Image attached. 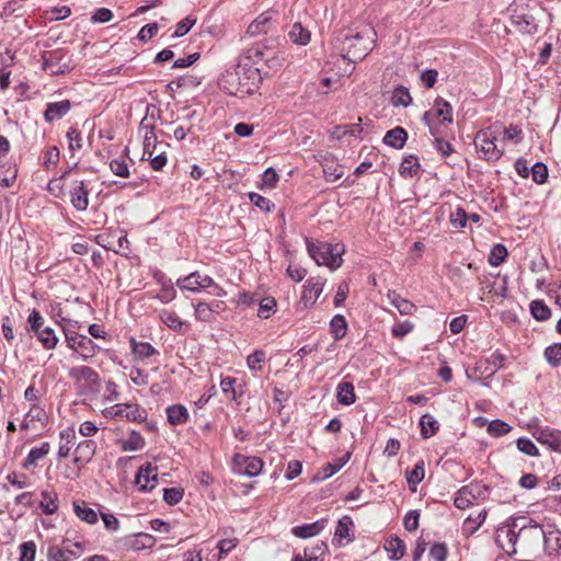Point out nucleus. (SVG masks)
<instances>
[{"mask_svg":"<svg viewBox=\"0 0 561 561\" xmlns=\"http://www.w3.org/2000/svg\"><path fill=\"white\" fill-rule=\"evenodd\" d=\"M543 356L550 366L559 367L561 365V343L546 347Z\"/></svg>","mask_w":561,"mask_h":561,"instance_id":"53","label":"nucleus"},{"mask_svg":"<svg viewBox=\"0 0 561 561\" xmlns=\"http://www.w3.org/2000/svg\"><path fill=\"white\" fill-rule=\"evenodd\" d=\"M330 331L336 341L342 340L347 332V322L345 317L342 314H335L330 322Z\"/></svg>","mask_w":561,"mask_h":561,"instance_id":"42","label":"nucleus"},{"mask_svg":"<svg viewBox=\"0 0 561 561\" xmlns=\"http://www.w3.org/2000/svg\"><path fill=\"white\" fill-rule=\"evenodd\" d=\"M36 337L46 350H54L58 344L56 332L50 327H45Z\"/></svg>","mask_w":561,"mask_h":561,"instance_id":"44","label":"nucleus"},{"mask_svg":"<svg viewBox=\"0 0 561 561\" xmlns=\"http://www.w3.org/2000/svg\"><path fill=\"white\" fill-rule=\"evenodd\" d=\"M20 561H34L36 545L33 541H25L20 545Z\"/></svg>","mask_w":561,"mask_h":561,"instance_id":"63","label":"nucleus"},{"mask_svg":"<svg viewBox=\"0 0 561 561\" xmlns=\"http://www.w3.org/2000/svg\"><path fill=\"white\" fill-rule=\"evenodd\" d=\"M68 376L76 382L84 381L90 390H98L101 386L99 374L89 366H76L69 369Z\"/></svg>","mask_w":561,"mask_h":561,"instance_id":"15","label":"nucleus"},{"mask_svg":"<svg viewBox=\"0 0 561 561\" xmlns=\"http://www.w3.org/2000/svg\"><path fill=\"white\" fill-rule=\"evenodd\" d=\"M27 323L30 324V330L34 332L36 336L45 328L44 318L42 317L41 312L36 309H33L28 314Z\"/></svg>","mask_w":561,"mask_h":561,"instance_id":"60","label":"nucleus"},{"mask_svg":"<svg viewBox=\"0 0 561 561\" xmlns=\"http://www.w3.org/2000/svg\"><path fill=\"white\" fill-rule=\"evenodd\" d=\"M157 467L151 463L141 466L135 477V483L142 492L151 491L157 483Z\"/></svg>","mask_w":561,"mask_h":561,"instance_id":"17","label":"nucleus"},{"mask_svg":"<svg viewBox=\"0 0 561 561\" xmlns=\"http://www.w3.org/2000/svg\"><path fill=\"white\" fill-rule=\"evenodd\" d=\"M530 313L538 321H546L551 318V309L543 300H534L530 302Z\"/></svg>","mask_w":561,"mask_h":561,"instance_id":"45","label":"nucleus"},{"mask_svg":"<svg viewBox=\"0 0 561 561\" xmlns=\"http://www.w3.org/2000/svg\"><path fill=\"white\" fill-rule=\"evenodd\" d=\"M129 344L135 360L144 362L154 355H159V351L148 342H139L135 337H130Z\"/></svg>","mask_w":561,"mask_h":561,"instance_id":"20","label":"nucleus"},{"mask_svg":"<svg viewBox=\"0 0 561 561\" xmlns=\"http://www.w3.org/2000/svg\"><path fill=\"white\" fill-rule=\"evenodd\" d=\"M534 182L542 184L548 179V167L543 162H536L531 168Z\"/></svg>","mask_w":561,"mask_h":561,"instance_id":"64","label":"nucleus"},{"mask_svg":"<svg viewBox=\"0 0 561 561\" xmlns=\"http://www.w3.org/2000/svg\"><path fill=\"white\" fill-rule=\"evenodd\" d=\"M73 511L77 517L87 524L94 525L99 519L98 513L84 502H73Z\"/></svg>","mask_w":561,"mask_h":561,"instance_id":"35","label":"nucleus"},{"mask_svg":"<svg viewBox=\"0 0 561 561\" xmlns=\"http://www.w3.org/2000/svg\"><path fill=\"white\" fill-rule=\"evenodd\" d=\"M511 430L512 426L500 419L491 421L488 425V433L494 437L503 436L510 433Z\"/></svg>","mask_w":561,"mask_h":561,"instance_id":"56","label":"nucleus"},{"mask_svg":"<svg viewBox=\"0 0 561 561\" xmlns=\"http://www.w3.org/2000/svg\"><path fill=\"white\" fill-rule=\"evenodd\" d=\"M58 495L54 491L49 490H43L41 492V501H39V507L42 511L47 514L51 515L55 514L58 510Z\"/></svg>","mask_w":561,"mask_h":561,"instance_id":"32","label":"nucleus"},{"mask_svg":"<svg viewBox=\"0 0 561 561\" xmlns=\"http://www.w3.org/2000/svg\"><path fill=\"white\" fill-rule=\"evenodd\" d=\"M412 103V96L404 85H398L394 88L391 96V104L394 107L403 106L408 107Z\"/></svg>","mask_w":561,"mask_h":561,"instance_id":"41","label":"nucleus"},{"mask_svg":"<svg viewBox=\"0 0 561 561\" xmlns=\"http://www.w3.org/2000/svg\"><path fill=\"white\" fill-rule=\"evenodd\" d=\"M159 318L169 329L178 333L183 334L188 329V324L182 321L174 311L163 309L160 311Z\"/></svg>","mask_w":561,"mask_h":561,"instance_id":"24","label":"nucleus"},{"mask_svg":"<svg viewBox=\"0 0 561 561\" xmlns=\"http://www.w3.org/2000/svg\"><path fill=\"white\" fill-rule=\"evenodd\" d=\"M535 439L551 451L561 454V431L549 426H537L533 431Z\"/></svg>","mask_w":561,"mask_h":561,"instance_id":"10","label":"nucleus"},{"mask_svg":"<svg viewBox=\"0 0 561 561\" xmlns=\"http://www.w3.org/2000/svg\"><path fill=\"white\" fill-rule=\"evenodd\" d=\"M306 243L310 256L318 265H325L331 270H335L342 265V253L344 252L342 244H331L328 242L314 243L308 238L306 239Z\"/></svg>","mask_w":561,"mask_h":561,"instance_id":"3","label":"nucleus"},{"mask_svg":"<svg viewBox=\"0 0 561 561\" xmlns=\"http://www.w3.org/2000/svg\"><path fill=\"white\" fill-rule=\"evenodd\" d=\"M508 252L502 243L495 244L488 256V262L492 266H500L507 257Z\"/></svg>","mask_w":561,"mask_h":561,"instance_id":"50","label":"nucleus"},{"mask_svg":"<svg viewBox=\"0 0 561 561\" xmlns=\"http://www.w3.org/2000/svg\"><path fill=\"white\" fill-rule=\"evenodd\" d=\"M431 135L434 137L433 147L442 156L447 159L455 151L453 145L439 136V131L436 127H431Z\"/></svg>","mask_w":561,"mask_h":561,"instance_id":"29","label":"nucleus"},{"mask_svg":"<svg viewBox=\"0 0 561 561\" xmlns=\"http://www.w3.org/2000/svg\"><path fill=\"white\" fill-rule=\"evenodd\" d=\"M511 23L522 34L534 35L538 32V23L535 15L527 7L511 8Z\"/></svg>","mask_w":561,"mask_h":561,"instance_id":"7","label":"nucleus"},{"mask_svg":"<svg viewBox=\"0 0 561 561\" xmlns=\"http://www.w3.org/2000/svg\"><path fill=\"white\" fill-rule=\"evenodd\" d=\"M439 119L440 124L453 123V107L449 102L442 98L434 101L433 111H427L423 114L422 121L431 128L433 118Z\"/></svg>","mask_w":561,"mask_h":561,"instance_id":"9","label":"nucleus"},{"mask_svg":"<svg viewBox=\"0 0 561 561\" xmlns=\"http://www.w3.org/2000/svg\"><path fill=\"white\" fill-rule=\"evenodd\" d=\"M386 550L390 553V559L399 560L405 553V545L399 537H391L386 542Z\"/></svg>","mask_w":561,"mask_h":561,"instance_id":"43","label":"nucleus"},{"mask_svg":"<svg viewBox=\"0 0 561 561\" xmlns=\"http://www.w3.org/2000/svg\"><path fill=\"white\" fill-rule=\"evenodd\" d=\"M67 541L61 542V547L49 546L47 550V558L49 561H68V557L66 556Z\"/></svg>","mask_w":561,"mask_h":561,"instance_id":"58","label":"nucleus"},{"mask_svg":"<svg viewBox=\"0 0 561 561\" xmlns=\"http://www.w3.org/2000/svg\"><path fill=\"white\" fill-rule=\"evenodd\" d=\"M323 280L321 278H309L304 285L300 301L305 307L313 306L323 290Z\"/></svg>","mask_w":561,"mask_h":561,"instance_id":"18","label":"nucleus"},{"mask_svg":"<svg viewBox=\"0 0 561 561\" xmlns=\"http://www.w3.org/2000/svg\"><path fill=\"white\" fill-rule=\"evenodd\" d=\"M42 67L51 75L59 76L72 71L75 64L67 50L58 48L42 54Z\"/></svg>","mask_w":561,"mask_h":561,"instance_id":"4","label":"nucleus"},{"mask_svg":"<svg viewBox=\"0 0 561 561\" xmlns=\"http://www.w3.org/2000/svg\"><path fill=\"white\" fill-rule=\"evenodd\" d=\"M234 471L240 476L256 477L263 469V461L259 457H249L237 454L233 456Z\"/></svg>","mask_w":561,"mask_h":561,"instance_id":"11","label":"nucleus"},{"mask_svg":"<svg viewBox=\"0 0 561 561\" xmlns=\"http://www.w3.org/2000/svg\"><path fill=\"white\" fill-rule=\"evenodd\" d=\"M50 450L48 442H44L39 447H33L26 458L24 459L22 467L28 469L35 465L37 460L43 459Z\"/></svg>","mask_w":561,"mask_h":561,"instance_id":"36","label":"nucleus"},{"mask_svg":"<svg viewBox=\"0 0 561 561\" xmlns=\"http://www.w3.org/2000/svg\"><path fill=\"white\" fill-rule=\"evenodd\" d=\"M147 116L140 122L139 131L144 133V153L142 159H145L146 153L151 149L156 150L157 148V136L154 134L153 124H147Z\"/></svg>","mask_w":561,"mask_h":561,"instance_id":"25","label":"nucleus"},{"mask_svg":"<svg viewBox=\"0 0 561 561\" xmlns=\"http://www.w3.org/2000/svg\"><path fill=\"white\" fill-rule=\"evenodd\" d=\"M62 331L68 347L77 352L84 362L93 358L101 351V347L89 336L79 334L65 327H62Z\"/></svg>","mask_w":561,"mask_h":561,"instance_id":"5","label":"nucleus"},{"mask_svg":"<svg viewBox=\"0 0 561 561\" xmlns=\"http://www.w3.org/2000/svg\"><path fill=\"white\" fill-rule=\"evenodd\" d=\"M545 537V529L538 524L522 525L517 527L518 543L522 548L540 545Z\"/></svg>","mask_w":561,"mask_h":561,"instance_id":"12","label":"nucleus"},{"mask_svg":"<svg viewBox=\"0 0 561 561\" xmlns=\"http://www.w3.org/2000/svg\"><path fill=\"white\" fill-rule=\"evenodd\" d=\"M516 446L520 453H523L527 456H531V457L539 456V450H538L537 446L529 438H526V437L518 438L516 440Z\"/></svg>","mask_w":561,"mask_h":561,"instance_id":"59","label":"nucleus"},{"mask_svg":"<svg viewBox=\"0 0 561 561\" xmlns=\"http://www.w3.org/2000/svg\"><path fill=\"white\" fill-rule=\"evenodd\" d=\"M124 412L125 419L130 422L141 423L148 416L147 411L137 403H125Z\"/></svg>","mask_w":561,"mask_h":561,"instance_id":"38","label":"nucleus"},{"mask_svg":"<svg viewBox=\"0 0 561 561\" xmlns=\"http://www.w3.org/2000/svg\"><path fill=\"white\" fill-rule=\"evenodd\" d=\"M89 190L84 181L75 180L69 190L70 204L78 211H85L89 206Z\"/></svg>","mask_w":561,"mask_h":561,"instance_id":"14","label":"nucleus"},{"mask_svg":"<svg viewBox=\"0 0 561 561\" xmlns=\"http://www.w3.org/2000/svg\"><path fill=\"white\" fill-rule=\"evenodd\" d=\"M486 514V510H482L476 516L469 515L462 524V530L467 535H473L485 520Z\"/></svg>","mask_w":561,"mask_h":561,"instance_id":"40","label":"nucleus"},{"mask_svg":"<svg viewBox=\"0 0 561 561\" xmlns=\"http://www.w3.org/2000/svg\"><path fill=\"white\" fill-rule=\"evenodd\" d=\"M387 297L391 305L403 316H412L417 309L412 301L401 297L396 291H389Z\"/></svg>","mask_w":561,"mask_h":561,"instance_id":"28","label":"nucleus"},{"mask_svg":"<svg viewBox=\"0 0 561 561\" xmlns=\"http://www.w3.org/2000/svg\"><path fill=\"white\" fill-rule=\"evenodd\" d=\"M377 34L370 25H364L355 33H341L335 37L336 49L341 53L342 60L347 66L344 75H351L355 64L363 60L373 50Z\"/></svg>","mask_w":561,"mask_h":561,"instance_id":"1","label":"nucleus"},{"mask_svg":"<svg viewBox=\"0 0 561 561\" xmlns=\"http://www.w3.org/2000/svg\"><path fill=\"white\" fill-rule=\"evenodd\" d=\"M517 520H514L512 524H504L496 529L495 543L508 556L517 552Z\"/></svg>","mask_w":561,"mask_h":561,"instance_id":"8","label":"nucleus"},{"mask_svg":"<svg viewBox=\"0 0 561 561\" xmlns=\"http://www.w3.org/2000/svg\"><path fill=\"white\" fill-rule=\"evenodd\" d=\"M506 359V355L500 351H495L488 358H485V364L492 366V369L488 373V377H492L499 369L504 368Z\"/></svg>","mask_w":561,"mask_h":561,"instance_id":"55","label":"nucleus"},{"mask_svg":"<svg viewBox=\"0 0 561 561\" xmlns=\"http://www.w3.org/2000/svg\"><path fill=\"white\" fill-rule=\"evenodd\" d=\"M408 140V133L403 127L397 126L386 133L383 144L394 149H402Z\"/></svg>","mask_w":561,"mask_h":561,"instance_id":"23","label":"nucleus"},{"mask_svg":"<svg viewBox=\"0 0 561 561\" xmlns=\"http://www.w3.org/2000/svg\"><path fill=\"white\" fill-rule=\"evenodd\" d=\"M327 523L328 519L322 518L314 523L296 526L293 528L291 533L298 538H311L320 534L324 529Z\"/></svg>","mask_w":561,"mask_h":561,"instance_id":"21","label":"nucleus"},{"mask_svg":"<svg viewBox=\"0 0 561 561\" xmlns=\"http://www.w3.org/2000/svg\"><path fill=\"white\" fill-rule=\"evenodd\" d=\"M59 158H60L59 149L56 146L49 147L44 152L43 164H44L45 169L50 170L51 168L56 167L57 163L59 162Z\"/></svg>","mask_w":561,"mask_h":561,"instance_id":"62","label":"nucleus"},{"mask_svg":"<svg viewBox=\"0 0 561 561\" xmlns=\"http://www.w3.org/2000/svg\"><path fill=\"white\" fill-rule=\"evenodd\" d=\"M473 142L480 158L489 162H495L503 156V151L496 146V135L491 128L479 130Z\"/></svg>","mask_w":561,"mask_h":561,"instance_id":"6","label":"nucleus"},{"mask_svg":"<svg viewBox=\"0 0 561 561\" xmlns=\"http://www.w3.org/2000/svg\"><path fill=\"white\" fill-rule=\"evenodd\" d=\"M145 438L137 431H131L127 439L123 440L121 446L123 451H137L145 447Z\"/></svg>","mask_w":561,"mask_h":561,"instance_id":"39","label":"nucleus"},{"mask_svg":"<svg viewBox=\"0 0 561 561\" xmlns=\"http://www.w3.org/2000/svg\"><path fill=\"white\" fill-rule=\"evenodd\" d=\"M360 122H362V118H358V123L339 125L335 127L334 135L339 139L346 135L359 137L360 134L363 133V127L360 125Z\"/></svg>","mask_w":561,"mask_h":561,"instance_id":"47","label":"nucleus"},{"mask_svg":"<svg viewBox=\"0 0 561 561\" xmlns=\"http://www.w3.org/2000/svg\"><path fill=\"white\" fill-rule=\"evenodd\" d=\"M96 450V444L92 439L82 440L78 444L76 448V457L75 462L76 463H87L89 462Z\"/></svg>","mask_w":561,"mask_h":561,"instance_id":"26","label":"nucleus"},{"mask_svg":"<svg viewBox=\"0 0 561 561\" xmlns=\"http://www.w3.org/2000/svg\"><path fill=\"white\" fill-rule=\"evenodd\" d=\"M327 549L325 542L319 541L312 547L305 548L304 552L307 561H323Z\"/></svg>","mask_w":561,"mask_h":561,"instance_id":"52","label":"nucleus"},{"mask_svg":"<svg viewBox=\"0 0 561 561\" xmlns=\"http://www.w3.org/2000/svg\"><path fill=\"white\" fill-rule=\"evenodd\" d=\"M545 551L548 554L561 553V531L558 529L545 530L542 538Z\"/></svg>","mask_w":561,"mask_h":561,"instance_id":"27","label":"nucleus"},{"mask_svg":"<svg viewBox=\"0 0 561 561\" xmlns=\"http://www.w3.org/2000/svg\"><path fill=\"white\" fill-rule=\"evenodd\" d=\"M337 401L343 405H351L356 401L355 390L352 382L342 381L336 388Z\"/></svg>","mask_w":561,"mask_h":561,"instance_id":"31","label":"nucleus"},{"mask_svg":"<svg viewBox=\"0 0 561 561\" xmlns=\"http://www.w3.org/2000/svg\"><path fill=\"white\" fill-rule=\"evenodd\" d=\"M488 486H481L478 484H468L458 490L454 499V504L459 510H466L472 505L473 501L481 496L484 492H488Z\"/></svg>","mask_w":561,"mask_h":561,"instance_id":"13","label":"nucleus"},{"mask_svg":"<svg viewBox=\"0 0 561 561\" xmlns=\"http://www.w3.org/2000/svg\"><path fill=\"white\" fill-rule=\"evenodd\" d=\"M425 477V465L424 460H420L415 463L412 470L405 471V479L412 491L416 490V485L423 481Z\"/></svg>","mask_w":561,"mask_h":561,"instance_id":"34","label":"nucleus"},{"mask_svg":"<svg viewBox=\"0 0 561 561\" xmlns=\"http://www.w3.org/2000/svg\"><path fill=\"white\" fill-rule=\"evenodd\" d=\"M262 76L259 68L247 62H239L227 69L218 80L220 90L229 95L243 98L253 94L260 89Z\"/></svg>","mask_w":561,"mask_h":561,"instance_id":"2","label":"nucleus"},{"mask_svg":"<svg viewBox=\"0 0 561 561\" xmlns=\"http://www.w3.org/2000/svg\"><path fill=\"white\" fill-rule=\"evenodd\" d=\"M156 538L149 534L139 533L130 541V548L139 551L150 549L154 546Z\"/></svg>","mask_w":561,"mask_h":561,"instance_id":"46","label":"nucleus"},{"mask_svg":"<svg viewBox=\"0 0 561 561\" xmlns=\"http://www.w3.org/2000/svg\"><path fill=\"white\" fill-rule=\"evenodd\" d=\"M354 526L353 519L345 515L339 519L335 527L334 539L341 541L350 537V530Z\"/></svg>","mask_w":561,"mask_h":561,"instance_id":"49","label":"nucleus"},{"mask_svg":"<svg viewBox=\"0 0 561 561\" xmlns=\"http://www.w3.org/2000/svg\"><path fill=\"white\" fill-rule=\"evenodd\" d=\"M288 37L291 43L305 46L310 42L311 33L308 28L304 27L301 23L296 22L288 32Z\"/></svg>","mask_w":561,"mask_h":561,"instance_id":"30","label":"nucleus"},{"mask_svg":"<svg viewBox=\"0 0 561 561\" xmlns=\"http://www.w3.org/2000/svg\"><path fill=\"white\" fill-rule=\"evenodd\" d=\"M421 170L419 158L415 154H410L403 159L400 164L399 173L402 178H413Z\"/></svg>","mask_w":561,"mask_h":561,"instance_id":"33","label":"nucleus"},{"mask_svg":"<svg viewBox=\"0 0 561 561\" xmlns=\"http://www.w3.org/2000/svg\"><path fill=\"white\" fill-rule=\"evenodd\" d=\"M167 420L173 425H183L188 421L190 414L188 410L183 404H172L165 409Z\"/></svg>","mask_w":561,"mask_h":561,"instance_id":"22","label":"nucleus"},{"mask_svg":"<svg viewBox=\"0 0 561 561\" xmlns=\"http://www.w3.org/2000/svg\"><path fill=\"white\" fill-rule=\"evenodd\" d=\"M266 360V353L263 350H255L247 357V366L250 370H261V364Z\"/></svg>","mask_w":561,"mask_h":561,"instance_id":"57","label":"nucleus"},{"mask_svg":"<svg viewBox=\"0 0 561 561\" xmlns=\"http://www.w3.org/2000/svg\"><path fill=\"white\" fill-rule=\"evenodd\" d=\"M71 107L72 103L69 100L47 103L44 112V119L47 123L60 119L69 113Z\"/></svg>","mask_w":561,"mask_h":561,"instance_id":"19","label":"nucleus"},{"mask_svg":"<svg viewBox=\"0 0 561 561\" xmlns=\"http://www.w3.org/2000/svg\"><path fill=\"white\" fill-rule=\"evenodd\" d=\"M350 455H346L345 458H339L334 462H328L322 468V476L317 477V480H325L341 470L345 463L348 461Z\"/></svg>","mask_w":561,"mask_h":561,"instance_id":"48","label":"nucleus"},{"mask_svg":"<svg viewBox=\"0 0 561 561\" xmlns=\"http://www.w3.org/2000/svg\"><path fill=\"white\" fill-rule=\"evenodd\" d=\"M184 495L182 488H165L163 490V500L169 505H175L181 502Z\"/></svg>","mask_w":561,"mask_h":561,"instance_id":"61","label":"nucleus"},{"mask_svg":"<svg viewBox=\"0 0 561 561\" xmlns=\"http://www.w3.org/2000/svg\"><path fill=\"white\" fill-rule=\"evenodd\" d=\"M421 435L423 438L434 436L439 430L438 421L431 414H424L420 420Z\"/></svg>","mask_w":561,"mask_h":561,"instance_id":"37","label":"nucleus"},{"mask_svg":"<svg viewBox=\"0 0 561 561\" xmlns=\"http://www.w3.org/2000/svg\"><path fill=\"white\" fill-rule=\"evenodd\" d=\"M215 309L207 302L199 301L195 305V317L203 322H213Z\"/></svg>","mask_w":561,"mask_h":561,"instance_id":"54","label":"nucleus"},{"mask_svg":"<svg viewBox=\"0 0 561 561\" xmlns=\"http://www.w3.org/2000/svg\"><path fill=\"white\" fill-rule=\"evenodd\" d=\"M257 317L261 319H268L272 316V312L275 311V308L277 306L276 299L271 296L260 299L257 300Z\"/></svg>","mask_w":561,"mask_h":561,"instance_id":"51","label":"nucleus"},{"mask_svg":"<svg viewBox=\"0 0 561 561\" xmlns=\"http://www.w3.org/2000/svg\"><path fill=\"white\" fill-rule=\"evenodd\" d=\"M176 285L183 290L195 293L214 286V279L208 275L193 272L186 277L178 279Z\"/></svg>","mask_w":561,"mask_h":561,"instance_id":"16","label":"nucleus"}]
</instances>
